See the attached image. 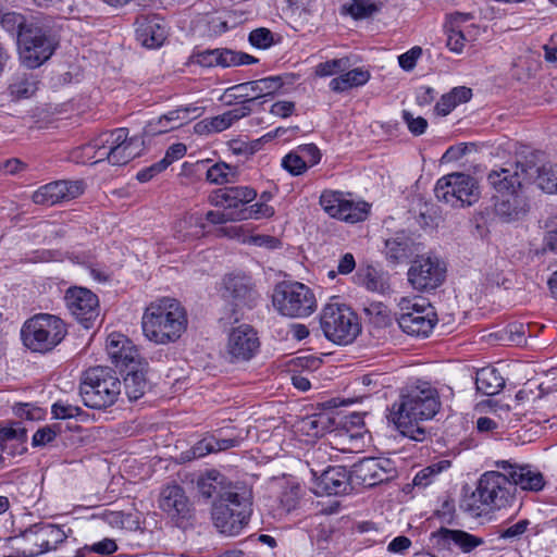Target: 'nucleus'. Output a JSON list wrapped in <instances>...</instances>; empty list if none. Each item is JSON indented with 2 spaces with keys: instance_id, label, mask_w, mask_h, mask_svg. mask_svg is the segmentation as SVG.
<instances>
[{
  "instance_id": "21",
  "label": "nucleus",
  "mask_w": 557,
  "mask_h": 557,
  "mask_svg": "<svg viewBox=\"0 0 557 557\" xmlns=\"http://www.w3.org/2000/svg\"><path fill=\"white\" fill-rule=\"evenodd\" d=\"M82 182L58 181L49 183L33 194V201L37 205L53 206L62 201H70L83 194Z\"/></svg>"
},
{
  "instance_id": "20",
  "label": "nucleus",
  "mask_w": 557,
  "mask_h": 557,
  "mask_svg": "<svg viewBox=\"0 0 557 557\" xmlns=\"http://www.w3.org/2000/svg\"><path fill=\"white\" fill-rule=\"evenodd\" d=\"M203 112L205 109L202 107L193 103L178 107L156 120H151L146 125L144 132L148 136L164 134L201 116Z\"/></svg>"
},
{
  "instance_id": "28",
  "label": "nucleus",
  "mask_w": 557,
  "mask_h": 557,
  "mask_svg": "<svg viewBox=\"0 0 557 557\" xmlns=\"http://www.w3.org/2000/svg\"><path fill=\"white\" fill-rule=\"evenodd\" d=\"M159 506L172 519L186 518L189 511L188 499L178 485L166 486L162 490Z\"/></svg>"
},
{
  "instance_id": "16",
  "label": "nucleus",
  "mask_w": 557,
  "mask_h": 557,
  "mask_svg": "<svg viewBox=\"0 0 557 557\" xmlns=\"http://www.w3.org/2000/svg\"><path fill=\"white\" fill-rule=\"evenodd\" d=\"M445 274V264L437 257L420 256L409 268L408 281L418 290H433L442 285Z\"/></svg>"
},
{
  "instance_id": "6",
  "label": "nucleus",
  "mask_w": 557,
  "mask_h": 557,
  "mask_svg": "<svg viewBox=\"0 0 557 557\" xmlns=\"http://www.w3.org/2000/svg\"><path fill=\"white\" fill-rule=\"evenodd\" d=\"M516 488L512 486L504 471H487L479 480L475 491L471 495L472 504L469 510L502 509L509 506L515 498Z\"/></svg>"
},
{
  "instance_id": "10",
  "label": "nucleus",
  "mask_w": 557,
  "mask_h": 557,
  "mask_svg": "<svg viewBox=\"0 0 557 557\" xmlns=\"http://www.w3.org/2000/svg\"><path fill=\"white\" fill-rule=\"evenodd\" d=\"M438 201L454 208L471 206L480 198L476 181L463 173H451L441 177L434 188Z\"/></svg>"
},
{
  "instance_id": "58",
  "label": "nucleus",
  "mask_w": 557,
  "mask_h": 557,
  "mask_svg": "<svg viewBox=\"0 0 557 557\" xmlns=\"http://www.w3.org/2000/svg\"><path fill=\"white\" fill-rule=\"evenodd\" d=\"M422 54L420 47H413L398 57L399 66L405 71H411Z\"/></svg>"
},
{
  "instance_id": "51",
  "label": "nucleus",
  "mask_w": 557,
  "mask_h": 557,
  "mask_svg": "<svg viewBox=\"0 0 557 557\" xmlns=\"http://www.w3.org/2000/svg\"><path fill=\"white\" fill-rule=\"evenodd\" d=\"M282 166L294 176L301 175L308 170L307 161L302 160L297 150L290 151L282 159Z\"/></svg>"
},
{
  "instance_id": "22",
  "label": "nucleus",
  "mask_w": 557,
  "mask_h": 557,
  "mask_svg": "<svg viewBox=\"0 0 557 557\" xmlns=\"http://www.w3.org/2000/svg\"><path fill=\"white\" fill-rule=\"evenodd\" d=\"M497 468L504 471V475L516 488L523 491L540 492L545 486L543 474L530 466H519L507 460L496 462Z\"/></svg>"
},
{
  "instance_id": "41",
  "label": "nucleus",
  "mask_w": 557,
  "mask_h": 557,
  "mask_svg": "<svg viewBox=\"0 0 557 557\" xmlns=\"http://www.w3.org/2000/svg\"><path fill=\"white\" fill-rule=\"evenodd\" d=\"M199 493L206 497L211 498L213 496H220L224 494L223 487V475L218 471H210L198 481Z\"/></svg>"
},
{
  "instance_id": "43",
  "label": "nucleus",
  "mask_w": 557,
  "mask_h": 557,
  "mask_svg": "<svg viewBox=\"0 0 557 557\" xmlns=\"http://www.w3.org/2000/svg\"><path fill=\"white\" fill-rule=\"evenodd\" d=\"M472 29H463L459 25L449 26L446 25L447 30V47L456 53L462 52L466 42L471 39V32L478 33V28L475 26L471 27Z\"/></svg>"
},
{
  "instance_id": "57",
  "label": "nucleus",
  "mask_w": 557,
  "mask_h": 557,
  "mask_svg": "<svg viewBox=\"0 0 557 557\" xmlns=\"http://www.w3.org/2000/svg\"><path fill=\"white\" fill-rule=\"evenodd\" d=\"M403 119L409 131L416 136L422 135L428 127V122L424 117H414L409 111L403 112Z\"/></svg>"
},
{
  "instance_id": "25",
  "label": "nucleus",
  "mask_w": 557,
  "mask_h": 557,
  "mask_svg": "<svg viewBox=\"0 0 557 557\" xmlns=\"http://www.w3.org/2000/svg\"><path fill=\"white\" fill-rule=\"evenodd\" d=\"M431 540L442 549H447L451 544L459 547L463 553H470L484 543L482 537L472 535L462 530L440 528L431 534Z\"/></svg>"
},
{
  "instance_id": "5",
  "label": "nucleus",
  "mask_w": 557,
  "mask_h": 557,
  "mask_svg": "<svg viewBox=\"0 0 557 557\" xmlns=\"http://www.w3.org/2000/svg\"><path fill=\"white\" fill-rule=\"evenodd\" d=\"M250 512L248 497L233 490H226L213 504L212 519L221 533L233 536L248 523Z\"/></svg>"
},
{
  "instance_id": "34",
  "label": "nucleus",
  "mask_w": 557,
  "mask_h": 557,
  "mask_svg": "<svg viewBox=\"0 0 557 557\" xmlns=\"http://www.w3.org/2000/svg\"><path fill=\"white\" fill-rule=\"evenodd\" d=\"M282 86L281 76H270L239 84L238 89H250L252 96L249 99H252V102H255L259 98L274 95Z\"/></svg>"
},
{
  "instance_id": "9",
  "label": "nucleus",
  "mask_w": 557,
  "mask_h": 557,
  "mask_svg": "<svg viewBox=\"0 0 557 557\" xmlns=\"http://www.w3.org/2000/svg\"><path fill=\"white\" fill-rule=\"evenodd\" d=\"M400 313L397 318L399 327L411 336L426 337L437 322L434 308L423 298H401Z\"/></svg>"
},
{
  "instance_id": "12",
  "label": "nucleus",
  "mask_w": 557,
  "mask_h": 557,
  "mask_svg": "<svg viewBox=\"0 0 557 557\" xmlns=\"http://www.w3.org/2000/svg\"><path fill=\"white\" fill-rule=\"evenodd\" d=\"M17 45L21 62L28 69L40 66L54 50V42L48 35L41 18L20 34Z\"/></svg>"
},
{
  "instance_id": "7",
  "label": "nucleus",
  "mask_w": 557,
  "mask_h": 557,
  "mask_svg": "<svg viewBox=\"0 0 557 557\" xmlns=\"http://www.w3.org/2000/svg\"><path fill=\"white\" fill-rule=\"evenodd\" d=\"M321 329L327 339L338 345L355 341L361 332L357 314L345 304L329 302L320 317Z\"/></svg>"
},
{
  "instance_id": "33",
  "label": "nucleus",
  "mask_w": 557,
  "mask_h": 557,
  "mask_svg": "<svg viewBox=\"0 0 557 557\" xmlns=\"http://www.w3.org/2000/svg\"><path fill=\"white\" fill-rule=\"evenodd\" d=\"M333 425L334 420L331 412H319L302 418L298 423V429L308 436L319 437L331 431Z\"/></svg>"
},
{
  "instance_id": "53",
  "label": "nucleus",
  "mask_w": 557,
  "mask_h": 557,
  "mask_svg": "<svg viewBox=\"0 0 557 557\" xmlns=\"http://www.w3.org/2000/svg\"><path fill=\"white\" fill-rule=\"evenodd\" d=\"M26 440V430L16 423L14 425L0 426V446L10 442L23 443Z\"/></svg>"
},
{
  "instance_id": "62",
  "label": "nucleus",
  "mask_w": 557,
  "mask_h": 557,
  "mask_svg": "<svg viewBox=\"0 0 557 557\" xmlns=\"http://www.w3.org/2000/svg\"><path fill=\"white\" fill-rule=\"evenodd\" d=\"M251 103H252V99H244L238 107L226 111V114H227L231 123L233 124L234 122L249 115L251 112V107H250Z\"/></svg>"
},
{
  "instance_id": "52",
  "label": "nucleus",
  "mask_w": 557,
  "mask_h": 557,
  "mask_svg": "<svg viewBox=\"0 0 557 557\" xmlns=\"http://www.w3.org/2000/svg\"><path fill=\"white\" fill-rule=\"evenodd\" d=\"M361 283L370 292L383 293L388 287L384 276L372 268L367 269Z\"/></svg>"
},
{
  "instance_id": "39",
  "label": "nucleus",
  "mask_w": 557,
  "mask_h": 557,
  "mask_svg": "<svg viewBox=\"0 0 557 557\" xmlns=\"http://www.w3.org/2000/svg\"><path fill=\"white\" fill-rule=\"evenodd\" d=\"M40 20L39 16L35 15H23L17 12H7L0 15V23L8 32H16L17 38L20 34L27 28H30Z\"/></svg>"
},
{
  "instance_id": "35",
  "label": "nucleus",
  "mask_w": 557,
  "mask_h": 557,
  "mask_svg": "<svg viewBox=\"0 0 557 557\" xmlns=\"http://www.w3.org/2000/svg\"><path fill=\"white\" fill-rule=\"evenodd\" d=\"M370 78V73L362 69H354L335 78L330 83V87L335 92H343L350 88L364 85Z\"/></svg>"
},
{
  "instance_id": "15",
  "label": "nucleus",
  "mask_w": 557,
  "mask_h": 557,
  "mask_svg": "<svg viewBox=\"0 0 557 557\" xmlns=\"http://www.w3.org/2000/svg\"><path fill=\"white\" fill-rule=\"evenodd\" d=\"M260 348V339L257 331L249 324H240L233 327L225 345V356L232 363L251 360Z\"/></svg>"
},
{
  "instance_id": "24",
  "label": "nucleus",
  "mask_w": 557,
  "mask_h": 557,
  "mask_svg": "<svg viewBox=\"0 0 557 557\" xmlns=\"http://www.w3.org/2000/svg\"><path fill=\"white\" fill-rule=\"evenodd\" d=\"M350 490L349 475L343 467H331L315 480L313 492L318 496L343 495Z\"/></svg>"
},
{
  "instance_id": "4",
  "label": "nucleus",
  "mask_w": 557,
  "mask_h": 557,
  "mask_svg": "<svg viewBox=\"0 0 557 557\" xmlns=\"http://www.w3.org/2000/svg\"><path fill=\"white\" fill-rule=\"evenodd\" d=\"M67 333L62 319L49 313H38L28 319L21 331L24 345L35 352H48L57 347Z\"/></svg>"
},
{
  "instance_id": "47",
  "label": "nucleus",
  "mask_w": 557,
  "mask_h": 557,
  "mask_svg": "<svg viewBox=\"0 0 557 557\" xmlns=\"http://www.w3.org/2000/svg\"><path fill=\"white\" fill-rule=\"evenodd\" d=\"M301 496L302 490L299 484H288L281 493L280 504L286 512H290L299 506Z\"/></svg>"
},
{
  "instance_id": "56",
  "label": "nucleus",
  "mask_w": 557,
  "mask_h": 557,
  "mask_svg": "<svg viewBox=\"0 0 557 557\" xmlns=\"http://www.w3.org/2000/svg\"><path fill=\"white\" fill-rule=\"evenodd\" d=\"M302 160L307 161V166H313L321 160V152L314 144L300 145L296 149Z\"/></svg>"
},
{
  "instance_id": "55",
  "label": "nucleus",
  "mask_w": 557,
  "mask_h": 557,
  "mask_svg": "<svg viewBox=\"0 0 557 557\" xmlns=\"http://www.w3.org/2000/svg\"><path fill=\"white\" fill-rule=\"evenodd\" d=\"M446 463L445 461L424 468L416 474L413 484L416 486H428L432 481L431 479L446 468Z\"/></svg>"
},
{
  "instance_id": "63",
  "label": "nucleus",
  "mask_w": 557,
  "mask_h": 557,
  "mask_svg": "<svg viewBox=\"0 0 557 557\" xmlns=\"http://www.w3.org/2000/svg\"><path fill=\"white\" fill-rule=\"evenodd\" d=\"M57 436V432L51 426L39 429L33 436V445L41 446L52 442Z\"/></svg>"
},
{
  "instance_id": "19",
  "label": "nucleus",
  "mask_w": 557,
  "mask_h": 557,
  "mask_svg": "<svg viewBox=\"0 0 557 557\" xmlns=\"http://www.w3.org/2000/svg\"><path fill=\"white\" fill-rule=\"evenodd\" d=\"M64 300L72 315L86 329H89L99 317V299L96 294L87 288H69Z\"/></svg>"
},
{
  "instance_id": "31",
  "label": "nucleus",
  "mask_w": 557,
  "mask_h": 557,
  "mask_svg": "<svg viewBox=\"0 0 557 557\" xmlns=\"http://www.w3.org/2000/svg\"><path fill=\"white\" fill-rule=\"evenodd\" d=\"M257 197V190L249 186L226 187L219 190L216 195V205H225L227 208H238L239 206L253 201Z\"/></svg>"
},
{
  "instance_id": "1",
  "label": "nucleus",
  "mask_w": 557,
  "mask_h": 557,
  "mask_svg": "<svg viewBox=\"0 0 557 557\" xmlns=\"http://www.w3.org/2000/svg\"><path fill=\"white\" fill-rule=\"evenodd\" d=\"M440 396L429 383H421L407 389L394 403L391 418L400 433L414 441H423L426 434L421 421L432 419L440 410Z\"/></svg>"
},
{
  "instance_id": "18",
  "label": "nucleus",
  "mask_w": 557,
  "mask_h": 557,
  "mask_svg": "<svg viewBox=\"0 0 557 557\" xmlns=\"http://www.w3.org/2000/svg\"><path fill=\"white\" fill-rule=\"evenodd\" d=\"M221 290L222 297L238 309H251L259 298L251 277L240 272L226 274Z\"/></svg>"
},
{
  "instance_id": "30",
  "label": "nucleus",
  "mask_w": 557,
  "mask_h": 557,
  "mask_svg": "<svg viewBox=\"0 0 557 557\" xmlns=\"http://www.w3.org/2000/svg\"><path fill=\"white\" fill-rule=\"evenodd\" d=\"M70 158L75 163L95 164L106 160L103 133L92 139L89 144L74 149Z\"/></svg>"
},
{
  "instance_id": "50",
  "label": "nucleus",
  "mask_w": 557,
  "mask_h": 557,
  "mask_svg": "<svg viewBox=\"0 0 557 557\" xmlns=\"http://www.w3.org/2000/svg\"><path fill=\"white\" fill-rule=\"evenodd\" d=\"M349 61L346 58L333 59L322 62L315 66L314 73L317 76L325 77L344 72L348 69Z\"/></svg>"
},
{
  "instance_id": "8",
  "label": "nucleus",
  "mask_w": 557,
  "mask_h": 557,
  "mask_svg": "<svg viewBox=\"0 0 557 557\" xmlns=\"http://www.w3.org/2000/svg\"><path fill=\"white\" fill-rule=\"evenodd\" d=\"M272 302L280 314L288 318H305L317 309L314 294L300 282L277 284L273 292Z\"/></svg>"
},
{
  "instance_id": "37",
  "label": "nucleus",
  "mask_w": 557,
  "mask_h": 557,
  "mask_svg": "<svg viewBox=\"0 0 557 557\" xmlns=\"http://www.w3.org/2000/svg\"><path fill=\"white\" fill-rule=\"evenodd\" d=\"M471 96L472 91L470 88L463 86L455 87L451 91L442 96L434 110L438 115L445 116L459 103L470 100Z\"/></svg>"
},
{
  "instance_id": "11",
  "label": "nucleus",
  "mask_w": 557,
  "mask_h": 557,
  "mask_svg": "<svg viewBox=\"0 0 557 557\" xmlns=\"http://www.w3.org/2000/svg\"><path fill=\"white\" fill-rule=\"evenodd\" d=\"M61 525L52 523H36L24 530L22 540V554L24 557H38L42 554L57 550L69 537V533Z\"/></svg>"
},
{
  "instance_id": "60",
  "label": "nucleus",
  "mask_w": 557,
  "mask_h": 557,
  "mask_svg": "<svg viewBox=\"0 0 557 557\" xmlns=\"http://www.w3.org/2000/svg\"><path fill=\"white\" fill-rule=\"evenodd\" d=\"M215 436H208L199 441L193 448V458H201L210 453H214Z\"/></svg>"
},
{
  "instance_id": "40",
  "label": "nucleus",
  "mask_w": 557,
  "mask_h": 557,
  "mask_svg": "<svg viewBox=\"0 0 557 557\" xmlns=\"http://www.w3.org/2000/svg\"><path fill=\"white\" fill-rule=\"evenodd\" d=\"M355 474L364 485L368 486L376 485L384 480L382 468L375 459L362 460L356 466Z\"/></svg>"
},
{
  "instance_id": "54",
  "label": "nucleus",
  "mask_w": 557,
  "mask_h": 557,
  "mask_svg": "<svg viewBox=\"0 0 557 557\" xmlns=\"http://www.w3.org/2000/svg\"><path fill=\"white\" fill-rule=\"evenodd\" d=\"M249 42L256 48L268 49L274 44V36L265 27L256 28L249 34Z\"/></svg>"
},
{
  "instance_id": "48",
  "label": "nucleus",
  "mask_w": 557,
  "mask_h": 557,
  "mask_svg": "<svg viewBox=\"0 0 557 557\" xmlns=\"http://www.w3.org/2000/svg\"><path fill=\"white\" fill-rule=\"evenodd\" d=\"M345 8L355 18L369 17L379 10L374 0H349V2L345 4Z\"/></svg>"
},
{
  "instance_id": "32",
  "label": "nucleus",
  "mask_w": 557,
  "mask_h": 557,
  "mask_svg": "<svg viewBox=\"0 0 557 557\" xmlns=\"http://www.w3.org/2000/svg\"><path fill=\"white\" fill-rule=\"evenodd\" d=\"M475 386L476 391L483 395H496L504 388L505 379L497 369L485 367L476 372Z\"/></svg>"
},
{
  "instance_id": "59",
  "label": "nucleus",
  "mask_w": 557,
  "mask_h": 557,
  "mask_svg": "<svg viewBox=\"0 0 557 557\" xmlns=\"http://www.w3.org/2000/svg\"><path fill=\"white\" fill-rule=\"evenodd\" d=\"M81 413V408L74 405L64 404V403H55L52 406V414L57 419H69L76 417Z\"/></svg>"
},
{
  "instance_id": "29",
  "label": "nucleus",
  "mask_w": 557,
  "mask_h": 557,
  "mask_svg": "<svg viewBox=\"0 0 557 557\" xmlns=\"http://www.w3.org/2000/svg\"><path fill=\"white\" fill-rule=\"evenodd\" d=\"M528 211L529 202L524 194H505L495 203L496 214L507 222L523 218Z\"/></svg>"
},
{
  "instance_id": "3",
  "label": "nucleus",
  "mask_w": 557,
  "mask_h": 557,
  "mask_svg": "<svg viewBox=\"0 0 557 557\" xmlns=\"http://www.w3.org/2000/svg\"><path fill=\"white\" fill-rule=\"evenodd\" d=\"M121 394V382L110 368L95 367L82 376L79 395L85 406L104 409L112 406Z\"/></svg>"
},
{
  "instance_id": "14",
  "label": "nucleus",
  "mask_w": 557,
  "mask_h": 557,
  "mask_svg": "<svg viewBox=\"0 0 557 557\" xmlns=\"http://www.w3.org/2000/svg\"><path fill=\"white\" fill-rule=\"evenodd\" d=\"M106 160L112 165H124L140 156L144 139L140 136L129 137L127 128H116L103 133Z\"/></svg>"
},
{
  "instance_id": "45",
  "label": "nucleus",
  "mask_w": 557,
  "mask_h": 557,
  "mask_svg": "<svg viewBox=\"0 0 557 557\" xmlns=\"http://www.w3.org/2000/svg\"><path fill=\"white\" fill-rule=\"evenodd\" d=\"M202 224L197 216L188 215L180 220L175 225V231L178 234V238L187 240L190 238H197L202 233Z\"/></svg>"
},
{
  "instance_id": "23",
  "label": "nucleus",
  "mask_w": 557,
  "mask_h": 557,
  "mask_svg": "<svg viewBox=\"0 0 557 557\" xmlns=\"http://www.w3.org/2000/svg\"><path fill=\"white\" fill-rule=\"evenodd\" d=\"M107 351L117 368L140 364L139 354L133 343L123 334L112 333L107 339Z\"/></svg>"
},
{
  "instance_id": "17",
  "label": "nucleus",
  "mask_w": 557,
  "mask_h": 557,
  "mask_svg": "<svg viewBox=\"0 0 557 557\" xmlns=\"http://www.w3.org/2000/svg\"><path fill=\"white\" fill-rule=\"evenodd\" d=\"M320 205L332 218L357 223L367 219L369 206L366 202H355L347 199L342 193L325 190L320 197Z\"/></svg>"
},
{
  "instance_id": "27",
  "label": "nucleus",
  "mask_w": 557,
  "mask_h": 557,
  "mask_svg": "<svg viewBox=\"0 0 557 557\" xmlns=\"http://www.w3.org/2000/svg\"><path fill=\"white\" fill-rule=\"evenodd\" d=\"M420 250V244L406 232H398L385 242V256L393 263L407 261Z\"/></svg>"
},
{
  "instance_id": "49",
  "label": "nucleus",
  "mask_w": 557,
  "mask_h": 557,
  "mask_svg": "<svg viewBox=\"0 0 557 557\" xmlns=\"http://www.w3.org/2000/svg\"><path fill=\"white\" fill-rule=\"evenodd\" d=\"M274 213L275 211L273 207L268 206L265 202H257L238 211L236 219L240 221L247 219L271 218Z\"/></svg>"
},
{
  "instance_id": "36",
  "label": "nucleus",
  "mask_w": 557,
  "mask_h": 557,
  "mask_svg": "<svg viewBox=\"0 0 557 557\" xmlns=\"http://www.w3.org/2000/svg\"><path fill=\"white\" fill-rule=\"evenodd\" d=\"M138 364L131 366V370L124 377V388L129 400H137L148 389V381L143 369H136Z\"/></svg>"
},
{
  "instance_id": "44",
  "label": "nucleus",
  "mask_w": 557,
  "mask_h": 557,
  "mask_svg": "<svg viewBox=\"0 0 557 557\" xmlns=\"http://www.w3.org/2000/svg\"><path fill=\"white\" fill-rule=\"evenodd\" d=\"M232 58L231 50L214 49L199 53L197 55V62L203 66L221 65L227 67L230 66V62H232Z\"/></svg>"
},
{
  "instance_id": "64",
  "label": "nucleus",
  "mask_w": 557,
  "mask_h": 557,
  "mask_svg": "<svg viewBox=\"0 0 557 557\" xmlns=\"http://www.w3.org/2000/svg\"><path fill=\"white\" fill-rule=\"evenodd\" d=\"M166 166L160 160L159 162L139 171L136 175L137 180L141 183L149 182L152 177L164 171Z\"/></svg>"
},
{
  "instance_id": "46",
  "label": "nucleus",
  "mask_w": 557,
  "mask_h": 557,
  "mask_svg": "<svg viewBox=\"0 0 557 557\" xmlns=\"http://www.w3.org/2000/svg\"><path fill=\"white\" fill-rule=\"evenodd\" d=\"M206 177L212 184L222 185L233 183L236 172L228 164L219 162L208 169Z\"/></svg>"
},
{
  "instance_id": "38",
  "label": "nucleus",
  "mask_w": 557,
  "mask_h": 557,
  "mask_svg": "<svg viewBox=\"0 0 557 557\" xmlns=\"http://www.w3.org/2000/svg\"><path fill=\"white\" fill-rule=\"evenodd\" d=\"M38 89V81L33 74L16 75L9 85V92L13 100L27 99Z\"/></svg>"
},
{
  "instance_id": "61",
  "label": "nucleus",
  "mask_w": 557,
  "mask_h": 557,
  "mask_svg": "<svg viewBox=\"0 0 557 557\" xmlns=\"http://www.w3.org/2000/svg\"><path fill=\"white\" fill-rule=\"evenodd\" d=\"M187 148L184 144L177 143L170 146L165 152V156L161 160L162 163L168 168L174 161L182 159L186 154Z\"/></svg>"
},
{
  "instance_id": "2",
  "label": "nucleus",
  "mask_w": 557,
  "mask_h": 557,
  "mask_svg": "<svg viewBox=\"0 0 557 557\" xmlns=\"http://www.w3.org/2000/svg\"><path fill=\"white\" fill-rule=\"evenodd\" d=\"M141 327L144 335L156 344L174 343L187 329L186 311L176 299H157L146 308Z\"/></svg>"
},
{
  "instance_id": "26",
  "label": "nucleus",
  "mask_w": 557,
  "mask_h": 557,
  "mask_svg": "<svg viewBox=\"0 0 557 557\" xmlns=\"http://www.w3.org/2000/svg\"><path fill=\"white\" fill-rule=\"evenodd\" d=\"M136 39L146 48L160 47L165 38L166 32L162 20L157 15H141L136 22Z\"/></svg>"
},
{
  "instance_id": "42",
  "label": "nucleus",
  "mask_w": 557,
  "mask_h": 557,
  "mask_svg": "<svg viewBox=\"0 0 557 557\" xmlns=\"http://www.w3.org/2000/svg\"><path fill=\"white\" fill-rule=\"evenodd\" d=\"M535 182L539 188L547 194H557V165L546 163L535 169Z\"/></svg>"
},
{
  "instance_id": "13",
  "label": "nucleus",
  "mask_w": 557,
  "mask_h": 557,
  "mask_svg": "<svg viewBox=\"0 0 557 557\" xmlns=\"http://www.w3.org/2000/svg\"><path fill=\"white\" fill-rule=\"evenodd\" d=\"M534 165L531 162L510 161L492 170L487 182L498 194H524V188L531 183Z\"/></svg>"
}]
</instances>
